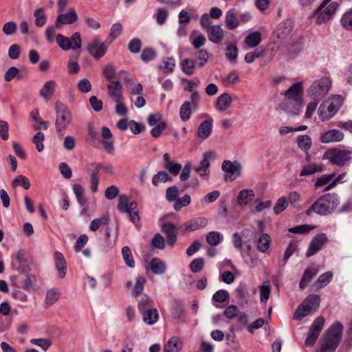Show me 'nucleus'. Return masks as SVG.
Instances as JSON below:
<instances>
[{"label":"nucleus","mask_w":352,"mask_h":352,"mask_svg":"<svg viewBox=\"0 0 352 352\" xmlns=\"http://www.w3.org/2000/svg\"><path fill=\"white\" fill-rule=\"evenodd\" d=\"M101 169L102 165L97 162H92L86 166V170L90 176V190L94 193L98 191V174Z\"/></svg>","instance_id":"13"},{"label":"nucleus","mask_w":352,"mask_h":352,"mask_svg":"<svg viewBox=\"0 0 352 352\" xmlns=\"http://www.w3.org/2000/svg\"><path fill=\"white\" fill-rule=\"evenodd\" d=\"M45 138V135L43 132H37L33 137L32 142L36 145V149L38 152H42L44 149L43 142Z\"/></svg>","instance_id":"59"},{"label":"nucleus","mask_w":352,"mask_h":352,"mask_svg":"<svg viewBox=\"0 0 352 352\" xmlns=\"http://www.w3.org/2000/svg\"><path fill=\"white\" fill-rule=\"evenodd\" d=\"M261 41V34L258 31L250 33L245 38V49L253 48L258 45Z\"/></svg>","instance_id":"29"},{"label":"nucleus","mask_w":352,"mask_h":352,"mask_svg":"<svg viewBox=\"0 0 352 352\" xmlns=\"http://www.w3.org/2000/svg\"><path fill=\"white\" fill-rule=\"evenodd\" d=\"M288 200L285 197H280L274 207V212L276 214H280L283 212L288 206Z\"/></svg>","instance_id":"58"},{"label":"nucleus","mask_w":352,"mask_h":352,"mask_svg":"<svg viewBox=\"0 0 352 352\" xmlns=\"http://www.w3.org/2000/svg\"><path fill=\"white\" fill-rule=\"evenodd\" d=\"M163 168L173 175H177L182 170V166L175 161H171L168 163H164Z\"/></svg>","instance_id":"44"},{"label":"nucleus","mask_w":352,"mask_h":352,"mask_svg":"<svg viewBox=\"0 0 352 352\" xmlns=\"http://www.w3.org/2000/svg\"><path fill=\"white\" fill-rule=\"evenodd\" d=\"M208 221L206 218L197 217L186 222L183 226V228L186 232H192L205 228L208 225Z\"/></svg>","instance_id":"20"},{"label":"nucleus","mask_w":352,"mask_h":352,"mask_svg":"<svg viewBox=\"0 0 352 352\" xmlns=\"http://www.w3.org/2000/svg\"><path fill=\"white\" fill-rule=\"evenodd\" d=\"M255 197V194L253 190L250 188H246L241 190L237 197H236V202L241 206H246L248 205Z\"/></svg>","instance_id":"26"},{"label":"nucleus","mask_w":352,"mask_h":352,"mask_svg":"<svg viewBox=\"0 0 352 352\" xmlns=\"http://www.w3.org/2000/svg\"><path fill=\"white\" fill-rule=\"evenodd\" d=\"M208 38L213 43L219 44L221 43L224 37V30L219 25H214L209 28L206 31Z\"/></svg>","instance_id":"19"},{"label":"nucleus","mask_w":352,"mask_h":352,"mask_svg":"<svg viewBox=\"0 0 352 352\" xmlns=\"http://www.w3.org/2000/svg\"><path fill=\"white\" fill-rule=\"evenodd\" d=\"M150 268L156 274H164L166 269L165 263L158 258H154L151 261Z\"/></svg>","instance_id":"36"},{"label":"nucleus","mask_w":352,"mask_h":352,"mask_svg":"<svg viewBox=\"0 0 352 352\" xmlns=\"http://www.w3.org/2000/svg\"><path fill=\"white\" fill-rule=\"evenodd\" d=\"M36 282V277L32 274H28L22 280V288L25 291H30Z\"/></svg>","instance_id":"64"},{"label":"nucleus","mask_w":352,"mask_h":352,"mask_svg":"<svg viewBox=\"0 0 352 352\" xmlns=\"http://www.w3.org/2000/svg\"><path fill=\"white\" fill-rule=\"evenodd\" d=\"M342 331L343 326L340 322L333 323L320 338L317 352H336L342 338Z\"/></svg>","instance_id":"2"},{"label":"nucleus","mask_w":352,"mask_h":352,"mask_svg":"<svg viewBox=\"0 0 352 352\" xmlns=\"http://www.w3.org/2000/svg\"><path fill=\"white\" fill-rule=\"evenodd\" d=\"M171 313L175 318L181 322H186L184 304L182 301L175 300L173 302Z\"/></svg>","instance_id":"27"},{"label":"nucleus","mask_w":352,"mask_h":352,"mask_svg":"<svg viewBox=\"0 0 352 352\" xmlns=\"http://www.w3.org/2000/svg\"><path fill=\"white\" fill-rule=\"evenodd\" d=\"M318 268L316 265L309 266L304 272L303 275L299 283L300 289H304L311 280V279L318 274Z\"/></svg>","instance_id":"22"},{"label":"nucleus","mask_w":352,"mask_h":352,"mask_svg":"<svg viewBox=\"0 0 352 352\" xmlns=\"http://www.w3.org/2000/svg\"><path fill=\"white\" fill-rule=\"evenodd\" d=\"M324 322L325 320L323 316H319L314 320L305 341V346H312L316 343L322 329H323Z\"/></svg>","instance_id":"10"},{"label":"nucleus","mask_w":352,"mask_h":352,"mask_svg":"<svg viewBox=\"0 0 352 352\" xmlns=\"http://www.w3.org/2000/svg\"><path fill=\"white\" fill-rule=\"evenodd\" d=\"M54 259L58 275L60 278H63L66 275L67 271V265L64 256L60 252H56L54 255Z\"/></svg>","instance_id":"23"},{"label":"nucleus","mask_w":352,"mask_h":352,"mask_svg":"<svg viewBox=\"0 0 352 352\" xmlns=\"http://www.w3.org/2000/svg\"><path fill=\"white\" fill-rule=\"evenodd\" d=\"M333 274L331 272H327L318 277L317 281L313 284V286L316 287V289L322 288L330 283Z\"/></svg>","instance_id":"37"},{"label":"nucleus","mask_w":352,"mask_h":352,"mask_svg":"<svg viewBox=\"0 0 352 352\" xmlns=\"http://www.w3.org/2000/svg\"><path fill=\"white\" fill-rule=\"evenodd\" d=\"M341 96L335 95L324 100L319 107V116L322 120H327L331 118L338 111L342 104Z\"/></svg>","instance_id":"6"},{"label":"nucleus","mask_w":352,"mask_h":352,"mask_svg":"<svg viewBox=\"0 0 352 352\" xmlns=\"http://www.w3.org/2000/svg\"><path fill=\"white\" fill-rule=\"evenodd\" d=\"M246 233H248V234L250 233L251 236H254V232H252V231L248 230H243L241 233L235 232L233 234V244L236 248L239 249V250L242 248L243 245L242 237L244 236Z\"/></svg>","instance_id":"47"},{"label":"nucleus","mask_w":352,"mask_h":352,"mask_svg":"<svg viewBox=\"0 0 352 352\" xmlns=\"http://www.w3.org/2000/svg\"><path fill=\"white\" fill-rule=\"evenodd\" d=\"M60 296V292L55 289H51L47 291L44 301V306L50 307L56 302Z\"/></svg>","instance_id":"34"},{"label":"nucleus","mask_w":352,"mask_h":352,"mask_svg":"<svg viewBox=\"0 0 352 352\" xmlns=\"http://www.w3.org/2000/svg\"><path fill=\"white\" fill-rule=\"evenodd\" d=\"M141 313L143 321L148 325L154 324L158 320V312L156 309H147Z\"/></svg>","instance_id":"33"},{"label":"nucleus","mask_w":352,"mask_h":352,"mask_svg":"<svg viewBox=\"0 0 352 352\" xmlns=\"http://www.w3.org/2000/svg\"><path fill=\"white\" fill-rule=\"evenodd\" d=\"M108 94L115 102L122 101V85L119 80L111 81L108 85Z\"/></svg>","instance_id":"17"},{"label":"nucleus","mask_w":352,"mask_h":352,"mask_svg":"<svg viewBox=\"0 0 352 352\" xmlns=\"http://www.w3.org/2000/svg\"><path fill=\"white\" fill-rule=\"evenodd\" d=\"M292 22L290 20H286L278 25L276 34L280 40H283L292 32Z\"/></svg>","instance_id":"25"},{"label":"nucleus","mask_w":352,"mask_h":352,"mask_svg":"<svg viewBox=\"0 0 352 352\" xmlns=\"http://www.w3.org/2000/svg\"><path fill=\"white\" fill-rule=\"evenodd\" d=\"M182 71L188 76L194 74L196 67L195 60L190 58H184L180 63Z\"/></svg>","instance_id":"35"},{"label":"nucleus","mask_w":352,"mask_h":352,"mask_svg":"<svg viewBox=\"0 0 352 352\" xmlns=\"http://www.w3.org/2000/svg\"><path fill=\"white\" fill-rule=\"evenodd\" d=\"M191 198L189 195H185L181 198H177L175 201L173 208L176 211H179L183 207L187 206L190 204Z\"/></svg>","instance_id":"52"},{"label":"nucleus","mask_w":352,"mask_h":352,"mask_svg":"<svg viewBox=\"0 0 352 352\" xmlns=\"http://www.w3.org/2000/svg\"><path fill=\"white\" fill-rule=\"evenodd\" d=\"M180 118L183 121H187L190 119L191 116L190 102H184L179 109Z\"/></svg>","instance_id":"48"},{"label":"nucleus","mask_w":352,"mask_h":352,"mask_svg":"<svg viewBox=\"0 0 352 352\" xmlns=\"http://www.w3.org/2000/svg\"><path fill=\"white\" fill-rule=\"evenodd\" d=\"M30 343L40 346L43 350L46 351L52 345V342L47 338H32Z\"/></svg>","instance_id":"56"},{"label":"nucleus","mask_w":352,"mask_h":352,"mask_svg":"<svg viewBox=\"0 0 352 352\" xmlns=\"http://www.w3.org/2000/svg\"><path fill=\"white\" fill-rule=\"evenodd\" d=\"M271 293V285L270 281H265L260 287V300L261 302H266Z\"/></svg>","instance_id":"50"},{"label":"nucleus","mask_w":352,"mask_h":352,"mask_svg":"<svg viewBox=\"0 0 352 352\" xmlns=\"http://www.w3.org/2000/svg\"><path fill=\"white\" fill-rule=\"evenodd\" d=\"M221 241L220 233L217 231H211L206 235V241L212 246L217 245Z\"/></svg>","instance_id":"54"},{"label":"nucleus","mask_w":352,"mask_h":352,"mask_svg":"<svg viewBox=\"0 0 352 352\" xmlns=\"http://www.w3.org/2000/svg\"><path fill=\"white\" fill-rule=\"evenodd\" d=\"M56 41L58 45V46L64 51L69 50L72 49V44L71 43V40L64 36L63 35L58 34L56 35Z\"/></svg>","instance_id":"46"},{"label":"nucleus","mask_w":352,"mask_h":352,"mask_svg":"<svg viewBox=\"0 0 352 352\" xmlns=\"http://www.w3.org/2000/svg\"><path fill=\"white\" fill-rule=\"evenodd\" d=\"M204 265V258L201 257H199L195 258L191 261V263H190V269L192 272L197 273L202 270Z\"/></svg>","instance_id":"63"},{"label":"nucleus","mask_w":352,"mask_h":352,"mask_svg":"<svg viewBox=\"0 0 352 352\" xmlns=\"http://www.w3.org/2000/svg\"><path fill=\"white\" fill-rule=\"evenodd\" d=\"M109 222V218L107 215H103L100 218L92 220L89 224V229L91 231H96L102 226L108 224Z\"/></svg>","instance_id":"40"},{"label":"nucleus","mask_w":352,"mask_h":352,"mask_svg":"<svg viewBox=\"0 0 352 352\" xmlns=\"http://www.w3.org/2000/svg\"><path fill=\"white\" fill-rule=\"evenodd\" d=\"M343 138V133L338 130L333 129L323 134L320 138V140L322 143H329L331 142H340L342 140Z\"/></svg>","instance_id":"28"},{"label":"nucleus","mask_w":352,"mask_h":352,"mask_svg":"<svg viewBox=\"0 0 352 352\" xmlns=\"http://www.w3.org/2000/svg\"><path fill=\"white\" fill-rule=\"evenodd\" d=\"M122 31V26L120 23L113 24L111 28L109 36L106 41L107 43L110 45L113 41H114L121 34Z\"/></svg>","instance_id":"43"},{"label":"nucleus","mask_w":352,"mask_h":352,"mask_svg":"<svg viewBox=\"0 0 352 352\" xmlns=\"http://www.w3.org/2000/svg\"><path fill=\"white\" fill-rule=\"evenodd\" d=\"M302 83L296 82L285 91V100L280 107L285 111L293 115H298L302 107Z\"/></svg>","instance_id":"1"},{"label":"nucleus","mask_w":352,"mask_h":352,"mask_svg":"<svg viewBox=\"0 0 352 352\" xmlns=\"http://www.w3.org/2000/svg\"><path fill=\"white\" fill-rule=\"evenodd\" d=\"M216 157L215 152L209 151L203 154V159L200 162L199 165L195 168V170L201 177L208 175V168L210 165V161L214 160Z\"/></svg>","instance_id":"14"},{"label":"nucleus","mask_w":352,"mask_h":352,"mask_svg":"<svg viewBox=\"0 0 352 352\" xmlns=\"http://www.w3.org/2000/svg\"><path fill=\"white\" fill-rule=\"evenodd\" d=\"M34 16H35V25L37 27L43 26L46 21L47 17L44 13V10L42 8H39L36 9L34 12Z\"/></svg>","instance_id":"51"},{"label":"nucleus","mask_w":352,"mask_h":352,"mask_svg":"<svg viewBox=\"0 0 352 352\" xmlns=\"http://www.w3.org/2000/svg\"><path fill=\"white\" fill-rule=\"evenodd\" d=\"M178 195L179 190L176 186H170L166 190V199L168 202L175 201Z\"/></svg>","instance_id":"60"},{"label":"nucleus","mask_w":352,"mask_h":352,"mask_svg":"<svg viewBox=\"0 0 352 352\" xmlns=\"http://www.w3.org/2000/svg\"><path fill=\"white\" fill-rule=\"evenodd\" d=\"M320 305V297L318 295L312 294L307 297L295 311L293 319L301 320L302 318L309 316L313 311L317 310Z\"/></svg>","instance_id":"8"},{"label":"nucleus","mask_w":352,"mask_h":352,"mask_svg":"<svg viewBox=\"0 0 352 352\" xmlns=\"http://www.w3.org/2000/svg\"><path fill=\"white\" fill-rule=\"evenodd\" d=\"M297 142L299 148L305 151H308L311 145V138L309 136L306 135L298 136L297 138Z\"/></svg>","instance_id":"55"},{"label":"nucleus","mask_w":352,"mask_h":352,"mask_svg":"<svg viewBox=\"0 0 352 352\" xmlns=\"http://www.w3.org/2000/svg\"><path fill=\"white\" fill-rule=\"evenodd\" d=\"M56 85V82L53 80H50L45 82L40 90L41 96L46 100H50L54 92Z\"/></svg>","instance_id":"30"},{"label":"nucleus","mask_w":352,"mask_h":352,"mask_svg":"<svg viewBox=\"0 0 352 352\" xmlns=\"http://www.w3.org/2000/svg\"><path fill=\"white\" fill-rule=\"evenodd\" d=\"M162 230L166 234L167 243L173 246L177 241L178 228L173 223L166 222L162 224Z\"/></svg>","instance_id":"18"},{"label":"nucleus","mask_w":352,"mask_h":352,"mask_svg":"<svg viewBox=\"0 0 352 352\" xmlns=\"http://www.w3.org/2000/svg\"><path fill=\"white\" fill-rule=\"evenodd\" d=\"M225 23L226 28L229 30L236 29L240 23L238 19L237 12L234 8L229 10L225 16Z\"/></svg>","instance_id":"24"},{"label":"nucleus","mask_w":352,"mask_h":352,"mask_svg":"<svg viewBox=\"0 0 352 352\" xmlns=\"http://www.w3.org/2000/svg\"><path fill=\"white\" fill-rule=\"evenodd\" d=\"M122 256L125 264L130 268L135 267V261L133 258L131 249L128 246L122 248Z\"/></svg>","instance_id":"38"},{"label":"nucleus","mask_w":352,"mask_h":352,"mask_svg":"<svg viewBox=\"0 0 352 352\" xmlns=\"http://www.w3.org/2000/svg\"><path fill=\"white\" fill-rule=\"evenodd\" d=\"M352 158V151L347 149L333 148L327 151L323 155V159L327 160L331 164L338 166L349 164Z\"/></svg>","instance_id":"7"},{"label":"nucleus","mask_w":352,"mask_h":352,"mask_svg":"<svg viewBox=\"0 0 352 352\" xmlns=\"http://www.w3.org/2000/svg\"><path fill=\"white\" fill-rule=\"evenodd\" d=\"M56 129L57 133L63 135L72 122V115L69 109L60 102H56Z\"/></svg>","instance_id":"4"},{"label":"nucleus","mask_w":352,"mask_h":352,"mask_svg":"<svg viewBox=\"0 0 352 352\" xmlns=\"http://www.w3.org/2000/svg\"><path fill=\"white\" fill-rule=\"evenodd\" d=\"M332 86V80L329 77H322L320 79L314 80L309 89L307 94L314 100H322L329 92Z\"/></svg>","instance_id":"5"},{"label":"nucleus","mask_w":352,"mask_h":352,"mask_svg":"<svg viewBox=\"0 0 352 352\" xmlns=\"http://www.w3.org/2000/svg\"><path fill=\"white\" fill-rule=\"evenodd\" d=\"M129 199L126 195H120L118 198V209L122 213H126L129 212Z\"/></svg>","instance_id":"61"},{"label":"nucleus","mask_w":352,"mask_h":352,"mask_svg":"<svg viewBox=\"0 0 352 352\" xmlns=\"http://www.w3.org/2000/svg\"><path fill=\"white\" fill-rule=\"evenodd\" d=\"M327 241V236L325 234L317 235L311 241L309 249L306 252V256L309 257L316 254L324 245Z\"/></svg>","instance_id":"15"},{"label":"nucleus","mask_w":352,"mask_h":352,"mask_svg":"<svg viewBox=\"0 0 352 352\" xmlns=\"http://www.w3.org/2000/svg\"><path fill=\"white\" fill-rule=\"evenodd\" d=\"M206 117L207 119L199 125L197 130V135L202 140L207 139L210 135L212 129L213 119L209 116Z\"/></svg>","instance_id":"21"},{"label":"nucleus","mask_w":352,"mask_h":352,"mask_svg":"<svg viewBox=\"0 0 352 352\" xmlns=\"http://www.w3.org/2000/svg\"><path fill=\"white\" fill-rule=\"evenodd\" d=\"M340 22L344 28L352 30V9L342 15Z\"/></svg>","instance_id":"57"},{"label":"nucleus","mask_w":352,"mask_h":352,"mask_svg":"<svg viewBox=\"0 0 352 352\" xmlns=\"http://www.w3.org/2000/svg\"><path fill=\"white\" fill-rule=\"evenodd\" d=\"M173 178L164 171H159L156 175H153L152 178V184L155 186H157L160 183H165L166 182H171Z\"/></svg>","instance_id":"39"},{"label":"nucleus","mask_w":352,"mask_h":352,"mask_svg":"<svg viewBox=\"0 0 352 352\" xmlns=\"http://www.w3.org/2000/svg\"><path fill=\"white\" fill-rule=\"evenodd\" d=\"M232 102L230 95L228 93H224L220 95L216 102V107L221 111L227 110L231 105Z\"/></svg>","instance_id":"31"},{"label":"nucleus","mask_w":352,"mask_h":352,"mask_svg":"<svg viewBox=\"0 0 352 352\" xmlns=\"http://www.w3.org/2000/svg\"><path fill=\"white\" fill-rule=\"evenodd\" d=\"M330 1L325 0L317 9L316 14L317 15L316 23L318 24H322L329 21L335 14L338 7V3L337 2H331L327 6Z\"/></svg>","instance_id":"9"},{"label":"nucleus","mask_w":352,"mask_h":352,"mask_svg":"<svg viewBox=\"0 0 352 352\" xmlns=\"http://www.w3.org/2000/svg\"><path fill=\"white\" fill-rule=\"evenodd\" d=\"M73 190L76 197L78 202L83 206L86 203V198L85 197V190L84 188L78 184H76L73 186Z\"/></svg>","instance_id":"49"},{"label":"nucleus","mask_w":352,"mask_h":352,"mask_svg":"<svg viewBox=\"0 0 352 352\" xmlns=\"http://www.w3.org/2000/svg\"><path fill=\"white\" fill-rule=\"evenodd\" d=\"M109 45L107 41L101 43L98 38H95L88 45L87 50L94 58L99 59L106 54Z\"/></svg>","instance_id":"11"},{"label":"nucleus","mask_w":352,"mask_h":352,"mask_svg":"<svg viewBox=\"0 0 352 352\" xmlns=\"http://www.w3.org/2000/svg\"><path fill=\"white\" fill-rule=\"evenodd\" d=\"M270 236L267 234H262L258 239V249L262 252H265L270 247Z\"/></svg>","instance_id":"45"},{"label":"nucleus","mask_w":352,"mask_h":352,"mask_svg":"<svg viewBox=\"0 0 352 352\" xmlns=\"http://www.w3.org/2000/svg\"><path fill=\"white\" fill-rule=\"evenodd\" d=\"M17 30L16 23L14 21H9L6 23L3 28L2 31L6 36H11L16 33Z\"/></svg>","instance_id":"62"},{"label":"nucleus","mask_w":352,"mask_h":352,"mask_svg":"<svg viewBox=\"0 0 352 352\" xmlns=\"http://www.w3.org/2000/svg\"><path fill=\"white\" fill-rule=\"evenodd\" d=\"M12 186L14 188L18 186H22L24 189L28 190L30 188V182L28 177L21 175L13 179Z\"/></svg>","instance_id":"42"},{"label":"nucleus","mask_w":352,"mask_h":352,"mask_svg":"<svg viewBox=\"0 0 352 352\" xmlns=\"http://www.w3.org/2000/svg\"><path fill=\"white\" fill-rule=\"evenodd\" d=\"M238 56V49L236 46L232 43H229L226 49V57L230 61H235Z\"/></svg>","instance_id":"53"},{"label":"nucleus","mask_w":352,"mask_h":352,"mask_svg":"<svg viewBox=\"0 0 352 352\" xmlns=\"http://www.w3.org/2000/svg\"><path fill=\"white\" fill-rule=\"evenodd\" d=\"M339 204L338 195L334 193H327L320 196L306 211L309 216L312 212L320 215L331 214Z\"/></svg>","instance_id":"3"},{"label":"nucleus","mask_w":352,"mask_h":352,"mask_svg":"<svg viewBox=\"0 0 352 352\" xmlns=\"http://www.w3.org/2000/svg\"><path fill=\"white\" fill-rule=\"evenodd\" d=\"M30 116L34 120H35L37 122V124L34 126V128L35 129L38 130L43 129L45 130L48 128V122L43 121V120H41L39 116L38 111L37 109H35L33 111H32L30 113Z\"/></svg>","instance_id":"41"},{"label":"nucleus","mask_w":352,"mask_h":352,"mask_svg":"<svg viewBox=\"0 0 352 352\" xmlns=\"http://www.w3.org/2000/svg\"><path fill=\"white\" fill-rule=\"evenodd\" d=\"M78 20V16L74 9L69 10L68 13L60 14L56 17L55 26L57 29H60L63 25L72 24Z\"/></svg>","instance_id":"16"},{"label":"nucleus","mask_w":352,"mask_h":352,"mask_svg":"<svg viewBox=\"0 0 352 352\" xmlns=\"http://www.w3.org/2000/svg\"><path fill=\"white\" fill-rule=\"evenodd\" d=\"M182 342L177 337L171 338L164 346V352H179Z\"/></svg>","instance_id":"32"},{"label":"nucleus","mask_w":352,"mask_h":352,"mask_svg":"<svg viewBox=\"0 0 352 352\" xmlns=\"http://www.w3.org/2000/svg\"><path fill=\"white\" fill-rule=\"evenodd\" d=\"M221 168L224 172L230 174V176H225V180L228 181L230 179V181H233L236 177L240 176L242 166L239 162L236 161L231 162L230 160H225L222 163Z\"/></svg>","instance_id":"12"}]
</instances>
